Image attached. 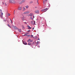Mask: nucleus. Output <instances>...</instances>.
Instances as JSON below:
<instances>
[{
    "mask_svg": "<svg viewBox=\"0 0 75 75\" xmlns=\"http://www.w3.org/2000/svg\"><path fill=\"white\" fill-rule=\"evenodd\" d=\"M9 2L10 3L12 4H15L16 1L14 0H9Z\"/></svg>",
    "mask_w": 75,
    "mask_h": 75,
    "instance_id": "f257e3e1",
    "label": "nucleus"
},
{
    "mask_svg": "<svg viewBox=\"0 0 75 75\" xmlns=\"http://www.w3.org/2000/svg\"><path fill=\"white\" fill-rule=\"evenodd\" d=\"M30 13V12L28 11L26 12H25L23 13L24 14H29Z\"/></svg>",
    "mask_w": 75,
    "mask_h": 75,
    "instance_id": "f03ea898",
    "label": "nucleus"
},
{
    "mask_svg": "<svg viewBox=\"0 0 75 75\" xmlns=\"http://www.w3.org/2000/svg\"><path fill=\"white\" fill-rule=\"evenodd\" d=\"M33 15H34L33 13H31L29 15H28V16H30L31 17H32V16H33Z\"/></svg>",
    "mask_w": 75,
    "mask_h": 75,
    "instance_id": "7ed1b4c3",
    "label": "nucleus"
},
{
    "mask_svg": "<svg viewBox=\"0 0 75 75\" xmlns=\"http://www.w3.org/2000/svg\"><path fill=\"white\" fill-rule=\"evenodd\" d=\"M35 21H31V24H33V25H34L35 24Z\"/></svg>",
    "mask_w": 75,
    "mask_h": 75,
    "instance_id": "20e7f679",
    "label": "nucleus"
},
{
    "mask_svg": "<svg viewBox=\"0 0 75 75\" xmlns=\"http://www.w3.org/2000/svg\"><path fill=\"white\" fill-rule=\"evenodd\" d=\"M18 10H22V7H19L18 8Z\"/></svg>",
    "mask_w": 75,
    "mask_h": 75,
    "instance_id": "39448f33",
    "label": "nucleus"
},
{
    "mask_svg": "<svg viewBox=\"0 0 75 75\" xmlns=\"http://www.w3.org/2000/svg\"><path fill=\"white\" fill-rule=\"evenodd\" d=\"M35 13H37V14H38L39 13V11L38 10H36L35 11Z\"/></svg>",
    "mask_w": 75,
    "mask_h": 75,
    "instance_id": "423d86ee",
    "label": "nucleus"
},
{
    "mask_svg": "<svg viewBox=\"0 0 75 75\" xmlns=\"http://www.w3.org/2000/svg\"><path fill=\"white\" fill-rule=\"evenodd\" d=\"M25 0H22L21 1V3H25Z\"/></svg>",
    "mask_w": 75,
    "mask_h": 75,
    "instance_id": "0eeeda50",
    "label": "nucleus"
},
{
    "mask_svg": "<svg viewBox=\"0 0 75 75\" xmlns=\"http://www.w3.org/2000/svg\"><path fill=\"white\" fill-rule=\"evenodd\" d=\"M23 44H24L25 45H27V43L25 42L24 41L23 42Z\"/></svg>",
    "mask_w": 75,
    "mask_h": 75,
    "instance_id": "6e6552de",
    "label": "nucleus"
},
{
    "mask_svg": "<svg viewBox=\"0 0 75 75\" xmlns=\"http://www.w3.org/2000/svg\"><path fill=\"white\" fill-rule=\"evenodd\" d=\"M23 11H25V7H23Z\"/></svg>",
    "mask_w": 75,
    "mask_h": 75,
    "instance_id": "1a4fd4ad",
    "label": "nucleus"
},
{
    "mask_svg": "<svg viewBox=\"0 0 75 75\" xmlns=\"http://www.w3.org/2000/svg\"><path fill=\"white\" fill-rule=\"evenodd\" d=\"M27 27H28V29H31V28H32L30 27V26H29L28 25L27 26Z\"/></svg>",
    "mask_w": 75,
    "mask_h": 75,
    "instance_id": "9d476101",
    "label": "nucleus"
},
{
    "mask_svg": "<svg viewBox=\"0 0 75 75\" xmlns=\"http://www.w3.org/2000/svg\"><path fill=\"white\" fill-rule=\"evenodd\" d=\"M25 7L26 8H29V6H28V5L26 6Z\"/></svg>",
    "mask_w": 75,
    "mask_h": 75,
    "instance_id": "9b49d317",
    "label": "nucleus"
},
{
    "mask_svg": "<svg viewBox=\"0 0 75 75\" xmlns=\"http://www.w3.org/2000/svg\"><path fill=\"white\" fill-rule=\"evenodd\" d=\"M18 31L21 33V29H18Z\"/></svg>",
    "mask_w": 75,
    "mask_h": 75,
    "instance_id": "f8f14e48",
    "label": "nucleus"
},
{
    "mask_svg": "<svg viewBox=\"0 0 75 75\" xmlns=\"http://www.w3.org/2000/svg\"><path fill=\"white\" fill-rule=\"evenodd\" d=\"M14 28H15V29H18V28L16 27V26H14L13 27Z\"/></svg>",
    "mask_w": 75,
    "mask_h": 75,
    "instance_id": "ddd939ff",
    "label": "nucleus"
},
{
    "mask_svg": "<svg viewBox=\"0 0 75 75\" xmlns=\"http://www.w3.org/2000/svg\"><path fill=\"white\" fill-rule=\"evenodd\" d=\"M47 8H46L45 9H44V12H45V11H47Z\"/></svg>",
    "mask_w": 75,
    "mask_h": 75,
    "instance_id": "4468645a",
    "label": "nucleus"
},
{
    "mask_svg": "<svg viewBox=\"0 0 75 75\" xmlns=\"http://www.w3.org/2000/svg\"><path fill=\"white\" fill-rule=\"evenodd\" d=\"M28 44L29 45H31V43L30 42H29Z\"/></svg>",
    "mask_w": 75,
    "mask_h": 75,
    "instance_id": "2eb2a0df",
    "label": "nucleus"
},
{
    "mask_svg": "<svg viewBox=\"0 0 75 75\" xmlns=\"http://www.w3.org/2000/svg\"><path fill=\"white\" fill-rule=\"evenodd\" d=\"M8 27H10V28H11V26L10 25L8 24Z\"/></svg>",
    "mask_w": 75,
    "mask_h": 75,
    "instance_id": "dca6fc26",
    "label": "nucleus"
},
{
    "mask_svg": "<svg viewBox=\"0 0 75 75\" xmlns=\"http://www.w3.org/2000/svg\"><path fill=\"white\" fill-rule=\"evenodd\" d=\"M41 12H44V9H43V10H42L41 11Z\"/></svg>",
    "mask_w": 75,
    "mask_h": 75,
    "instance_id": "f3484780",
    "label": "nucleus"
},
{
    "mask_svg": "<svg viewBox=\"0 0 75 75\" xmlns=\"http://www.w3.org/2000/svg\"><path fill=\"white\" fill-rule=\"evenodd\" d=\"M0 17H1V18H3V15H0Z\"/></svg>",
    "mask_w": 75,
    "mask_h": 75,
    "instance_id": "a211bd4d",
    "label": "nucleus"
},
{
    "mask_svg": "<svg viewBox=\"0 0 75 75\" xmlns=\"http://www.w3.org/2000/svg\"><path fill=\"white\" fill-rule=\"evenodd\" d=\"M31 39H29V40H28V42H30V40Z\"/></svg>",
    "mask_w": 75,
    "mask_h": 75,
    "instance_id": "6ab92c4d",
    "label": "nucleus"
},
{
    "mask_svg": "<svg viewBox=\"0 0 75 75\" xmlns=\"http://www.w3.org/2000/svg\"><path fill=\"white\" fill-rule=\"evenodd\" d=\"M1 15L2 16H3V13L1 12Z\"/></svg>",
    "mask_w": 75,
    "mask_h": 75,
    "instance_id": "aec40b11",
    "label": "nucleus"
},
{
    "mask_svg": "<svg viewBox=\"0 0 75 75\" xmlns=\"http://www.w3.org/2000/svg\"><path fill=\"white\" fill-rule=\"evenodd\" d=\"M30 42H33V40H31V39L30 41Z\"/></svg>",
    "mask_w": 75,
    "mask_h": 75,
    "instance_id": "412c9836",
    "label": "nucleus"
},
{
    "mask_svg": "<svg viewBox=\"0 0 75 75\" xmlns=\"http://www.w3.org/2000/svg\"><path fill=\"white\" fill-rule=\"evenodd\" d=\"M2 12V10L1 9H0V12L1 13Z\"/></svg>",
    "mask_w": 75,
    "mask_h": 75,
    "instance_id": "4be33fe9",
    "label": "nucleus"
},
{
    "mask_svg": "<svg viewBox=\"0 0 75 75\" xmlns=\"http://www.w3.org/2000/svg\"><path fill=\"white\" fill-rule=\"evenodd\" d=\"M43 3L44 4H45V1H43Z\"/></svg>",
    "mask_w": 75,
    "mask_h": 75,
    "instance_id": "5701e85b",
    "label": "nucleus"
},
{
    "mask_svg": "<svg viewBox=\"0 0 75 75\" xmlns=\"http://www.w3.org/2000/svg\"><path fill=\"white\" fill-rule=\"evenodd\" d=\"M4 22L6 21V19L4 20Z\"/></svg>",
    "mask_w": 75,
    "mask_h": 75,
    "instance_id": "b1692460",
    "label": "nucleus"
},
{
    "mask_svg": "<svg viewBox=\"0 0 75 75\" xmlns=\"http://www.w3.org/2000/svg\"><path fill=\"white\" fill-rule=\"evenodd\" d=\"M24 36H27V35L25 34V35H24Z\"/></svg>",
    "mask_w": 75,
    "mask_h": 75,
    "instance_id": "393cba45",
    "label": "nucleus"
},
{
    "mask_svg": "<svg viewBox=\"0 0 75 75\" xmlns=\"http://www.w3.org/2000/svg\"><path fill=\"white\" fill-rule=\"evenodd\" d=\"M39 43V42H38V41L37 42V44H38Z\"/></svg>",
    "mask_w": 75,
    "mask_h": 75,
    "instance_id": "a878e982",
    "label": "nucleus"
},
{
    "mask_svg": "<svg viewBox=\"0 0 75 75\" xmlns=\"http://www.w3.org/2000/svg\"><path fill=\"white\" fill-rule=\"evenodd\" d=\"M8 16H10L11 14L10 13H8Z\"/></svg>",
    "mask_w": 75,
    "mask_h": 75,
    "instance_id": "bb28decb",
    "label": "nucleus"
},
{
    "mask_svg": "<svg viewBox=\"0 0 75 75\" xmlns=\"http://www.w3.org/2000/svg\"><path fill=\"white\" fill-rule=\"evenodd\" d=\"M27 36H28V37H30V35H27Z\"/></svg>",
    "mask_w": 75,
    "mask_h": 75,
    "instance_id": "cd10ccee",
    "label": "nucleus"
},
{
    "mask_svg": "<svg viewBox=\"0 0 75 75\" xmlns=\"http://www.w3.org/2000/svg\"><path fill=\"white\" fill-rule=\"evenodd\" d=\"M26 33V34L27 35V34H29V33L27 32V33Z\"/></svg>",
    "mask_w": 75,
    "mask_h": 75,
    "instance_id": "c85d7f7f",
    "label": "nucleus"
},
{
    "mask_svg": "<svg viewBox=\"0 0 75 75\" xmlns=\"http://www.w3.org/2000/svg\"><path fill=\"white\" fill-rule=\"evenodd\" d=\"M30 18L31 20H33V18H32V17H31Z\"/></svg>",
    "mask_w": 75,
    "mask_h": 75,
    "instance_id": "c756f323",
    "label": "nucleus"
},
{
    "mask_svg": "<svg viewBox=\"0 0 75 75\" xmlns=\"http://www.w3.org/2000/svg\"><path fill=\"white\" fill-rule=\"evenodd\" d=\"M23 28L24 29V26H23Z\"/></svg>",
    "mask_w": 75,
    "mask_h": 75,
    "instance_id": "7c9ffc66",
    "label": "nucleus"
},
{
    "mask_svg": "<svg viewBox=\"0 0 75 75\" xmlns=\"http://www.w3.org/2000/svg\"><path fill=\"white\" fill-rule=\"evenodd\" d=\"M5 6H7V4H6V3H5Z\"/></svg>",
    "mask_w": 75,
    "mask_h": 75,
    "instance_id": "2f4dec72",
    "label": "nucleus"
},
{
    "mask_svg": "<svg viewBox=\"0 0 75 75\" xmlns=\"http://www.w3.org/2000/svg\"><path fill=\"white\" fill-rule=\"evenodd\" d=\"M31 37H33V36L32 35H31Z\"/></svg>",
    "mask_w": 75,
    "mask_h": 75,
    "instance_id": "473e14b6",
    "label": "nucleus"
},
{
    "mask_svg": "<svg viewBox=\"0 0 75 75\" xmlns=\"http://www.w3.org/2000/svg\"><path fill=\"white\" fill-rule=\"evenodd\" d=\"M11 21V23L12 24V23H13V22H12V21Z\"/></svg>",
    "mask_w": 75,
    "mask_h": 75,
    "instance_id": "72a5a7b5",
    "label": "nucleus"
},
{
    "mask_svg": "<svg viewBox=\"0 0 75 75\" xmlns=\"http://www.w3.org/2000/svg\"><path fill=\"white\" fill-rule=\"evenodd\" d=\"M28 32H30V30H28Z\"/></svg>",
    "mask_w": 75,
    "mask_h": 75,
    "instance_id": "f704fd0d",
    "label": "nucleus"
},
{
    "mask_svg": "<svg viewBox=\"0 0 75 75\" xmlns=\"http://www.w3.org/2000/svg\"><path fill=\"white\" fill-rule=\"evenodd\" d=\"M38 0H37V2L38 4Z\"/></svg>",
    "mask_w": 75,
    "mask_h": 75,
    "instance_id": "c9c22d12",
    "label": "nucleus"
},
{
    "mask_svg": "<svg viewBox=\"0 0 75 75\" xmlns=\"http://www.w3.org/2000/svg\"><path fill=\"white\" fill-rule=\"evenodd\" d=\"M24 23H25V24H27V23L26 22H25Z\"/></svg>",
    "mask_w": 75,
    "mask_h": 75,
    "instance_id": "e433bc0d",
    "label": "nucleus"
},
{
    "mask_svg": "<svg viewBox=\"0 0 75 75\" xmlns=\"http://www.w3.org/2000/svg\"><path fill=\"white\" fill-rule=\"evenodd\" d=\"M32 29H33V30H34V28H32Z\"/></svg>",
    "mask_w": 75,
    "mask_h": 75,
    "instance_id": "4c0bfd02",
    "label": "nucleus"
},
{
    "mask_svg": "<svg viewBox=\"0 0 75 75\" xmlns=\"http://www.w3.org/2000/svg\"><path fill=\"white\" fill-rule=\"evenodd\" d=\"M10 21H12V20H11V19H10Z\"/></svg>",
    "mask_w": 75,
    "mask_h": 75,
    "instance_id": "58836bf2",
    "label": "nucleus"
},
{
    "mask_svg": "<svg viewBox=\"0 0 75 75\" xmlns=\"http://www.w3.org/2000/svg\"><path fill=\"white\" fill-rule=\"evenodd\" d=\"M33 18H34V17H34V16H33Z\"/></svg>",
    "mask_w": 75,
    "mask_h": 75,
    "instance_id": "ea45409f",
    "label": "nucleus"
},
{
    "mask_svg": "<svg viewBox=\"0 0 75 75\" xmlns=\"http://www.w3.org/2000/svg\"><path fill=\"white\" fill-rule=\"evenodd\" d=\"M14 11H14V13H15Z\"/></svg>",
    "mask_w": 75,
    "mask_h": 75,
    "instance_id": "a19ab883",
    "label": "nucleus"
},
{
    "mask_svg": "<svg viewBox=\"0 0 75 75\" xmlns=\"http://www.w3.org/2000/svg\"><path fill=\"white\" fill-rule=\"evenodd\" d=\"M45 1H47V0H45Z\"/></svg>",
    "mask_w": 75,
    "mask_h": 75,
    "instance_id": "79ce46f5",
    "label": "nucleus"
},
{
    "mask_svg": "<svg viewBox=\"0 0 75 75\" xmlns=\"http://www.w3.org/2000/svg\"><path fill=\"white\" fill-rule=\"evenodd\" d=\"M33 20H34V19H33Z\"/></svg>",
    "mask_w": 75,
    "mask_h": 75,
    "instance_id": "37998d69",
    "label": "nucleus"
}]
</instances>
